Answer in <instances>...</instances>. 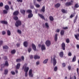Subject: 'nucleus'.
I'll list each match as a JSON object with an SVG mask.
<instances>
[{
	"label": "nucleus",
	"mask_w": 79,
	"mask_h": 79,
	"mask_svg": "<svg viewBox=\"0 0 79 79\" xmlns=\"http://www.w3.org/2000/svg\"><path fill=\"white\" fill-rule=\"evenodd\" d=\"M63 29H68V27H63Z\"/></svg>",
	"instance_id": "obj_61"
},
{
	"label": "nucleus",
	"mask_w": 79,
	"mask_h": 79,
	"mask_svg": "<svg viewBox=\"0 0 79 79\" xmlns=\"http://www.w3.org/2000/svg\"><path fill=\"white\" fill-rule=\"evenodd\" d=\"M66 42L67 43H69V40L68 39H67L66 40Z\"/></svg>",
	"instance_id": "obj_50"
},
{
	"label": "nucleus",
	"mask_w": 79,
	"mask_h": 79,
	"mask_svg": "<svg viewBox=\"0 0 79 79\" xmlns=\"http://www.w3.org/2000/svg\"><path fill=\"white\" fill-rule=\"evenodd\" d=\"M77 16H76L75 18V19L74 20V23H75L76 22V20H77Z\"/></svg>",
	"instance_id": "obj_31"
},
{
	"label": "nucleus",
	"mask_w": 79,
	"mask_h": 79,
	"mask_svg": "<svg viewBox=\"0 0 79 79\" xmlns=\"http://www.w3.org/2000/svg\"><path fill=\"white\" fill-rule=\"evenodd\" d=\"M76 56H74L72 59V62H74L75 61H76Z\"/></svg>",
	"instance_id": "obj_20"
},
{
	"label": "nucleus",
	"mask_w": 79,
	"mask_h": 79,
	"mask_svg": "<svg viewBox=\"0 0 79 79\" xmlns=\"http://www.w3.org/2000/svg\"><path fill=\"white\" fill-rule=\"evenodd\" d=\"M41 49L42 51L46 50V48H45V44H43L41 45Z\"/></svg>",
	"instance_id": "obj_6"
},
{
	"label": "nucleus",
	"mask_w": 79,
	"mask_h": 79,
	"mask_svg": "<svg viewBox=\"0 0 79 79\" xmlns=\"http://www.w3.org/2000/svg\"><path fill=\"white\" fill-rule=\"evenodd\" d=\"M60 4L58 3L55 5V7H56V8H58V7H60Z\"/></svg>",
	"instance_id": "obj_23"
},
{
	"label": "nucleus",
	"mask_w": 79,
	"mask_h": 79,
	"mask_svg": "<svg viewBox=\"0 0 79 79\" xmlns=\"http://www.w3.org/2000/svg\"><path fill=\"white\" fill-rule=\"evenodd\" d=\"M3 3L1 2L0 3V6H3Z\"/></svg>",
	"instance_id": "obj_56"
},
{
	"label": "nucleus",
	"mask_w": 79,
	"mask_h": 79,
	"mask_svg": "<svg viewBox=\"0 0 79 79\" xmlns=\"http://www.w3.org/2000/svg\"><path fill=\"white\" fill-rule=\"evenodd\" d=\"M75 8H79V4H76L75 5Z\"/></svg>",
	"instance_id": "obj_39"
},
{
	"label": "nucleus",
	"mask_w": 79,
	"mask_h": 79,
	"mask_svg": "<svg viewBox=\"0 0 79 79\" xmlns=\"http://www.w3.org/2000/svg\"><path fill=\"white\" fill-rule=\"evenodd\" d=\"M7 34L8 35H9V36H10V35H11V32H10V30L7 31Z\"/></svg>",
	"instance_id": "obj_26"
},
{
	"label": "nucleus",
	"mask_w": 79,
	"mask_h": 79,
	"mask_svg": "<svg viewBox=\"0 0 79 79\" xmlns=\"http://www.w3.org/2000/svg\"><path fill=\"white\" fill-rule=\"evenodd\" d=\"M73 2L74 1L73 0H72L70 2H69L66 3L65 4V5L66 6H70V5H73Z\"/></svg>",
	"instance_id": "obj_4"
},
{
	"label": "nucleus",
	"mask_w": 79,
	"mask_h": 79,
	"mask_svg": "<svg viewBox=\"0 0 79 79\" xmlns=\"http://www.w3.org/2000/svg\"><path fill=\"white\" fill-rule=\"evenodd\" d=\"M3 41L2 40L0 41V45H2L3 44Z\"/></svg>",
	"instance_id": "obj_47"
},
{
	"label": "nucleus",
	"mask_w": 79,
	"mask_h": 79,
	"mask_svg": "<svg viewBox=\"0 0 79 79\" xmlns=\"http://www.w3.org/2000/svg\"><path fill=\"white\" fill-rule=\"evenodd\" d=\"M32 49L34 51H36L37 49L36 48V46L34 44H31Z\"/></svg>",
	"instance_id": "obj_8"
},
{
	"label": "nucleus",
	"mask_w": 79,
	"mask_h": 79,
	"mask_svg": "<svg viewBox=\"0 0 79 79\" xmlns=\"http://www.w3.org/2000/svg\"><path fill=\"white\" fill-rule=\"evenodd\" d=\"M32 16H33V14L31 13H30L28 15V18H32Z\"/></svg>",
	"instance_id": "obj_21"
},
{
	"label": "nucleus",
	"mask_w": 79,
	"mask_h": 79,
	"mask_svg": "<svg viewBox=\"0 0 79 79\" xmlns=\"http://www.w3.org/2000/svg\"><path fill=\"white\" fill-rule=\"evenodd\" d=\"M11 73L13 74V75H15V72L14 71H11Z\"/></svg>",
	"instance_id": "obj_54"
},
{
	"label": "nucleus",
	"mask_w": 79,
	"mask_h": 79,
	"mask_svg": "<svg viewBox=\"0 0 79 79\" xmlns=\"http://www.w3.org/2000/svg\"><path fill=\"white\" fill-rule=\"evenodd\" d=\"M38 15L40 17V18H41L42 19H44V20H45V17H44V16L43 15L41 14H38Z\"/></svg>",
	"instance_id": "obj_12"
},
{
	"label": "nucleus",
	"mask_w": 79,
	"mask_h": 79,
	"mask_svg": "<svg viewBox=\"0 0 79 79\" xmlns=\"http://www.w3.org/2000/svg\"><path fill=\"white\" fill-rule=\"evenodd\" d=\"M45 25L46 26L47 28V29H48V27H49V25H48V23H45Z\"/></svg>",
	"instance_id": "obj_30"
},
{
	"label": "nucleus",
	"mask_w": 79,
	"mask_h": 79,
	"mask_svg": "<svg viewBox=\"0 0 79 79\" xmlns=\"http://www.w3.org/2000/svg\"><path fill=\"white\" fill-rule=\"evenodd\" d=\"M35 6L37 8H39L40 6L39 4H37L35 5Z\"/></svg>",
	"instance_id": "obj_43"
},
{
	"label": "nucleus",
	"mask_w": 79,
	"mask_h": 79,
	"mask_svg": "<svg viewBox=\"0 0 79 79\" xmlns=\"http://www.w3.org/2000/svg\"><path fill=\"white\" fill-rule=\"evenodd\" d=\"M14 19L15 20H18V17L16 16H15L14 17Z\"/></svg>",
	"instance_id": "obj_38"
},
{
	"label": "nucleus",
	"mask_w": 79,
	"mask_h": 79,
	"mask_svg": "<svg viewBox=\"0 0 79 79\" xmlns=\"http://www.w3.org/2000/svg\"><path fill=\"white\" fill-rule=\"evenodd\" d=\"M45 44L47 47H49V46H50V45H51V42H50V40H48L46 41Z\"/></svg>",
	"instance_id": "obj_3"
},
{
	"label": "nucleus",
	"mask_w": 79,
	"mask_h": 79,
	"mask_svg": "<svg viewBox=\"0 0 79 79\" xmlns=\"http://www.w3.org/2000/svg\"><path fill=\"white\" fill-rule=\"evenodd\" d=\"M8 13V10H3V13L4 14H6Z\"/></svg>",
	"instance_id": "obj_34"
},
{
	"label": "nucleus",
	"mask_w": 79,
	"mask_h": 79,
	"mask_svg": "<svg viewBox=\"0 0 79 79\" xmlns=\"http://www.w3.org/2000/svg\"><path fill=\"white\" fill-rule=\"evenodd\" d=\"M3 49H8V47L7 46H3Z\"/></svg>",
	"instance_id": "obj_32"
},
{
	"label": "nucleus",
	"mask_w": 79,
	"mask_h": 79,
	"mask_svg": "<svg viewBox=\"0 0 79 79\" xmlns=\"http://www.w3.org/2000/svg\"><path fill=\"white\" fill-rule=\"evenodd\" d=\"M36 65H37V66H38V65L39 64L40 62H39V61H38L36 62Z\"/></svg>",
	"instance_id": "obj_49"
},
{
	"label": "nucleus",
	"mask_w": 79,
	"mask_h": 79,
	"mask_svg": "<svg viewBox=\"0 0 79 79\" xmlns=\"http://www.w3.org/2000/svg\"><path fill=\"white\" fill-rule=\"evenodd\" d=\"M21 24H22L21 21L19 20L17 21L16 23H15V25L16 27H18L19 26H21Z\"/></svg>",
	"instance_id": "obj_2"
},
{
	"label": "nucleus",
	"mask_w": 79,
	"mask_h": 79,
	"mask_svg": "<svg viewBox=\"0 0 79 79\" xmlns=\"http://www.w3.org/2000/svg\"><path fill=\"white\" fill-rule=\"evenodd\" d=\"M19 14V12L18 11H15L14 13V15H18Z\"/></svg>",
	"instance_id": "obj_22"
},
{
	"label": "nucleus",
	"mask_w": 79,
	"mask_h": 79,
	"mask_svg": "<svg viewBox=\"0 0 79 79\" xmlns=\"http://www.w3.org/2000/svg\"><path fill=\"white\" fill-rule=\"evenodd\" d=\"M65 44L64 43H63L62 44V47L63 50H65Z\"/></svg>",
	"instance_id": "obj_13"
},
{
	"label": "nucleus",
	"mask_w": 79,
	"mask_h": 79,
	"mask_svg": "<svg viewBox=\"0 0 79 79\" xmlns=\"http://www.w3.org/2000/svg\"><path fill=\"white\" fill-rule=\"evenodd\" d=\"M64 31L63 30H61V32H60V34L61 35H63V34H64Z\"/></svg>",
	"instance_id": "obj_36"
},
{
	"label": "nucleus",
	"mask_w": 79,
	"mask_h": 79,
	"mask_svg": "<svg viewBox=\"0 0 79 79\" xmlns=\"http://www.w3.org/2000/svg\"><path fill=\"white\" fill-rule=\"evenodd\" d=\"M23 45L25 47H27L28 46V42L27 41H25L23 43Z\"/></svg>",
	"instance_id": "obj_10"
},
{
	"label": "nucleus",
	"mask_w": 79,
	"mask_h": 79,
	"mask_svg": "<svg viewBox=\"0 0 79 79\" xmlns=\"http://www.w3.org/2000/svg\"><path fill=\"white\" fill-rule=\"evenodd\" d=\"M21 59L22 60H24V56H22L21 57Z\"/></svg>",
	"instance_id": "obj_60"
},
{
	"label": "nucleus",
	"mask_w": 79,
	"mask_h": 79,
	"mask_svg": "<svg viewBox=\"0 0 79 79\" xmlns=\"http://www.w3.org/2000/svg\"><path fill=\"white\" fill-rule=\"evenodd\" d=\"M31 12H32V10H28L27 11V13H31Z\"/></svg>",
	"instance_id": "obj_45"
},
{
	"label": "nucleus",
	"mask_w": 79,
	"mask_h": 79,
	"mask_svg": "<svg viewBox=\"0 0 79 79\" xmlns=\"http://www.w3.org/2000/svg\"><path fill=\"white\" fill-rule=\"evenodd\" d=\"M62 66L63 67H65V66H66V64L64 63H63L62 64Z\"/></svg>",
	"instance_id": "obj_51"
},
{
	"label": "nucleus",
	"mask_w": 79,
	"mask_h": 79,
	"mask_svg": "<svg viewBox=\"0 0 79 79\" xmlns=\"http://www.w3.org/2000/svg\"><path fill=\"white\" fill-rule=\"evenodd\" d=\"M4 65L6 66H8L9 64H8V61H6L5 62V64H4Z\"/></svg>",
	"instance_id": "obj_27"
},
{
	"label": "nucleus",
	"mask_w": 79,
	"mask_h": 79,
	"mask_svg": "<svg viewBox=\"0 0 79 79\" xmlns=\"http://www.w3.org/2000/svg\"><path fill=\"white\" fill-rule=\"evenodd\" d=\"M21 61V59H18L16 60L17 62H20Z\"/></svg>",
	"instance_id": "obj_40"
},
{
	"label": "nucleus",
	"mask_w": 79,
	"mask_h": 79,
	"mask_svg": "<svg viewBox=\"0 0 79 79\" xmlns=\"http://www.w3.org/2000/svg\"><path fill=\"white\" fill-rule=\"evenodd\" d=\"M8 70H5L4 72L5 74H8Z\"/></svg>",
	"instance_id": "obj_42"
},
{
	"label": "nucleus",
	"mask_w": 79,
	"mask_h": 79,
	"mask_svg": "<svg viewBox=\"0 0 79 79\" xmlns=\"http://www.w3.org/2000/svg\"><path fill=\"white\" fill-rule=\"evenodd\" d=\"M64 54L63 52H61L59 54V55L61 58H63V55Z\"/></svg>",
	"instance_id": "obj_15"
},
{
	"label": "nucleus",
	"mask_w": 79,
	"mask_h": 79,
	"mask_svg": "<svg viewBox=\"0 0 79 79\" xmlns=\"http://www.w3.org/2000/svg\"><path fill=\"white\" fill-rule=\"evenodd\" d=\"M49 19L50 20V21H53L54 19H53V17L52 16H50L49 17Z\"/></svg>",
	"instance_id": "obj_33"
},
{
	"label": "nucleus",
	"mask_w": 79,
	"mask_h": 79,
	"mask_svg": "<svg viewBox=\"0 0 79 79\" xmlns=\"http://www.w3.org/2000/svg\"><path fill=\"white\" fill-rule=\"evenodd\" d=\"M27 72H25V77H27Z\"/></svg>",
	"instance_id": "obj_55"
},
{
	"label": "nucleus",
	"mask_w": 79,
	"mask_h": 79,
	"mask_svg": "<svg viewBox=\"0 0 79 79\" xmlns=\"http://www.w3.org/2000/svg\"><path fill=\"white\" fill-rule=\"evenodd\" d=\"M53 66H55L56 65V60L55 59V58L54 57L53 59Z\"/></svg>",
	"instance_id": "obj_7"
},
{
	"label": "nucleus",
	"mask_w": 79,
	"mask_h": 79,
	"mask_svg": "<svg viewBox=\"0 0 79 79\" xmlns=\"http://www.w3.org/2000/svg\"><path fill=\"white\" fill-rule=\"evenodd\" d=\"M74 16V15H71L70 16V18H72L73 16Z\"/></svg>",
	"instance_id": "obj_59"
},
{
	"label": "nucleus",
	"mask_w": 79,
	"mask_h": 79,
	"mask_svg": "<svg viewBox=\"0 0 79 79\" xmlns=\"http://www.w3.org/2000/svg\"><path fill=\"white\" fill-rule=\"evenodd\" d=\"M5 65L4 64H2L1 65V68L0 69V71H2V68H4V67H5Z\"/></svg>",
	"instance_id": "obj_25"
},
{
	"label": "nucleus",
	"mask_w": 79,
	"mask_h": 79,
	"mask_svg": "<svg viewBox=\"0 0 79 79\" xmlns=\"http://www.w3.org/2000/svg\"><path fill=\"white\" fill-rule=\"evenodd\" d=\"M23 69H24L25 72H28L29 68V67H27V64H25L24 66H23Z\"/></svg>",
	"instance_id": "obj_1"
},
{
	"label": "nucleus",
	"mask_w": 79,
	"mask_h": 79,
	"mask_svg": "<svg viewBox=\"0 0 79 79\" xmlns=\"http://www.w3.org/2000/svg\"><path fill=\"white\" fill-rule=\"evenodd\" d=\"M45 6H44L42 9H41V11H42V12H44H44H45Z\"/></svg>",
	"instance_id": "obj_24"
},
{
	"label": "nucleus",
	"mask_w": 79,
	"mask_h": 79,
	"mask_svg": "<svg viewBox=\"0 0 79 79\" xmlns=\"http://www.w3.org/2000/svg\"><path fill=\"white\" fill-rule=\"evenodd\" d=\"M31 50H32V49H31V48H28V52L29 53H30V52H31Z\"/></svg>",
	"instance_id": "obj_46"
},
{
	"label": "nucleus",
	"mask_w": 79,
	"mask_h": 79,
	"mask_svg": "<svg viewBox=\"0 0 79 79\" xmlns=\"http://www.w3.org/2000/svg\"><path fill=\"white\" fill-rule=\"evenodd\" d=\"M74 36L75 37V38L77 40H79V39L78 37H79V34H77V35H75Z\"/></svg>",
	"instance_id": "obj_17"
},
{
	"label": "nucleus",
	"mask_w": 79,
	"mask_h": 79,
	"mask_svg": "<svg viewBox=\"0 0 79 79\" xmlns=\"http://www.w3.org/2000/svg\"><path fill=\"white\" fill-rule=\"evenodd\" d=\"M69 56H71V55H72V54L71 53V52H69L68 54Z\"/></svg>",
	"instance_id": "obj_53"
},
{
	"label": "nucleus",
	"mask_w": 79,
	"mask_h": 79,
	"mask_svg": "<svg viewBox=\"0 0 79 79\" xmlns=\"http://www.w3.org/2000/svg\"><path fill=\"white\" fill-rule=\"evenodd\" d=\"M40 56H38L37 55H35L34 57V58L35 60H36V59H40Z\"/></svg>",
	"instance_id": "obj_16"
},
{
	"label": "nucleus",
	"mask_w": 79,
	"mask_h": 79,
	"mask_svg": "<svg viewBox=\"0 0 79 79\" xmlns=\"http://www.w3.org/2000/svg\"><path fill=\"white\" fill-rule=\"evenodd\" d=\"M1 24H8V22L6 21L2 20L0 21Z\"/></svg>",
	"instance_id": "obj_9"
},
{
	"label": "nucleus",
	"mask_w": 79,
	"mask_h": 79,
	"mask_svg": "<svg viewBox=\"0 0 79 79\" xmlns=\"http://www.w3.org/2000/svg\"><path fill=\"white\" fill-rule=\"evenodd\" d=\"M20 46V44L19 43H18L17 44V47H19V46Z\"/></svg>",
	"instance_id": "obj_63"
},
{
	"label": "nucleus",
	"mask_w": 79,
	"mask_h": 79,
	"mask_svg": "<svg viewBox=\"0 0 79 79\" xmlns=\"http://www.w3.org/2000/svg\"><path fill=\"white\" fill-rule=\"evenodd\" d=\"M30 6L31 8V9H33V8H34V6L32 5V4L31 3L30 4Z\"/></svg>",
	"instance_id": "obj_37"
},
{
	"label": "nucleus",
	"mask_w": 79,
	"mask_h": 79,
	"mask_svg": "<svg viewBox=\"0 0 79 79\" xmlns=\"http://www.w3.org/2000/svg\"><path fill=\"white\" fill-rule=\"evenodd\" d=\"M79 68H77V73L78 75H79Z\"/></svg>",
	"instance_id": "obj_52"
},
{
	"label": "nucleus",
	"mask_w": 79,
	"mask_h": 79,
	"mask_svg": "<svg viewBox=\"0 0 79 79\" xmlns=\"http://www.w3.org/2000/svg\"><path fill=\"white\" fill-rule=\"evenodd\" d=\"M48 59H46L43 61V64H47L48 62Z\"/></svg>",
	"instance_id": "obj_19"
},
{
	"label": "nucleus",
	"mask_w": 79,
	"mask_h": 79,
	"mask_svg": "<svg viewBox=\"0 0 79 79\" xmlns=\"http://www.w3.org/2000/svg\"><path fill=\"white\" fill-rule=\"evenodd\" d=\"M18 2H23V0H17Z\"/></svg>",
	"instance_id": "obj_57"
},
{
	"label": "nucleus",
	"mask_w": 79,
	"mask_h": 79,
	"mask_svg": "<svg viewBox=\"0 0 79 79\" xmlns=\"http://www.w3.org/2000/svg\"><path fill=\"white\" fill-rule=\"evenodd\" d=\"M77 48H79V45L78 44L77 45Z\"/></svg>",
	"instance_id": "obj_64"
},
{
	"label": "nucleus",
	"mask_w": 79,
	"mask_h": 79,
	"mask_svg": "<svg viewBox=\"0 0 79 79\" xmlns=\"http://www.w3.org/2000/svg\"><path fill=\"white\" fill-rule=\"evenodd\" d=\"M21 66V64L20 63H18L17 64L16 66V68L17 69H19L20 66Z\"/></svg>",
	"instance_id": "obj_11"
},
{
	"label": "nucleus",
	"mask_w": 79,
	"mask_h": 79,
	"mask_svg": "<svg viewBox=\"0 0 79 79\" xmlns=\"http://www.w3.org/2000/svg\"><path fill=\"white\" fill-rule=\"evenodd\" d=\"M62 11L64 13H67V11H66V10H65L64 9H62Z\"/></svg>",
	"instance_id": "obj_35"
},
{
	"label": "nucleus",
	"mask_w": 79,
	"mask_h": 79,
	"mask_svg": "<svg viewBox=\"0 0 79 79\" xmlns=\"http://www.w3.org/2000/svg\"><path fill=\"white\" fill-rule=\"evenodd\" d=\"M5 8L6 10H9V6L8 5L5 6Z\"/></svg>",
	"instance_id": "obj_28"
},
{
	"label": "nucleus",
	"mask_w": 79,
	"mask_h": 79,
	"mask_svg": "<svg viewBox=\"0 0 79 79\" xmlns=\"http://www.w3.org/2000/svg\"><path fill=\"white\" fill-rule=\"evenodd\" d=\"M20 12L23 15H25V13H26V10H21Z\"/></svg>",
	"instance_id": "obj_18"
},
{
	"label": "nucleus",
	"mask_w": 79,
	"mask_h": 79,
	"mask_svg": "<svg viewBox=\"0 0 79 79\" xmlns=\"http://www.w3.org/2000/svg\"><path fill=\"white\" fill-rule=\"evenodd\" d=\"M60 31V29H57L56 30V32L58 33Z\"/></svg>",
	"instance_id": "obj_58"
},
{
	"label": "nucleus",
	"mask_w": 79,
	"mask_h": 79,
	"mask_svg": "<svg viewBox=\"0 0 79 79\" xmlns=\"http://www.w3.org/2000/svg\"><path fill=\"white\" fill-rule=\"evenodd\" d=\"M58 69V67H57V66H56L54 68V71H57V70Z\"/></svg>",
	"instance_id": "obj_41"
},
{
	"label": "nucleus",
	"mask_w": 79,
	"mask_h": 79,
	"mask_svg": "<svg viewBox=\"0 0 79 79\" xmlns=\"http://www.w3.org/2000/svg\"><path fill=\"white\" fill-rule=\"evenodd\" d=\"M71 68V66H69L68 69H69V70H70Z\"/></svg>",
	"instance_id": "obj_62"
},
{
	"label": "nucleus",
	"mask_w": 79,
	"mask_h": 79,
	"mask_svg": "<svg viewBox=\"0 0 79 79\" xmlns=\"http://www.w3.org/2000/svg\"><path fill=\"white\" fill-rule=\"evenodd\" d=\"M17 32L20 34H21V30H17Z\"/></svg>",
	"instance_id": "obj_44"
},
{
	"label": "nucleus",
	"mask_w": 79,
	"mask_h": 79,
	"mask_svg": "<svg viewBox=\"0 0 79 79\" xmlns=\"http://www.w3.org/2000/svg\"><path fill=\"white\" fill-rule=\"evenodd\" d=\"M16 53V50H13L11 51V53L12 54H15Z\"/></svg>",
	"instance_id": "obj_29"
},
{
	"label": "nucleus",
	"mask_w": 79,
	"mask_h": 79,
	"mask_svg": "<svg viewBox=\"0 0 79 79\" xmlns=\"http://www.w3.org/2000/svg\"><path fill=\"white\" fill-rule=\"evenodd\" d=\"M6 34V31H2V35H5Z\"/></svg>",
	"instance_id": "obj_48"
},
{
	"label": "nucleus",
	"mask_w": 79,
	"mask_h": 79,
	"mask_svg": "<svg viewBox=\"0 0 79 79\" xmlns=\"http://www.w3.org/2000/svg\"><path fill=\"white\" fill-rule=\"evenodd\" d=\"M29 77H33L34 75L32 74V69H30L29 71Z\"/></svg>",
	"instance_id": "obj_5"
},
{
	"label": "nucleus",
	"mask_w": 79,
	"mask_h": 79,
	"mask_svg": "<svg viewBox=\"0 0 79 79\" xmlns=\"http://www.w3.org/2000/svg\"><path fill=\"white\" fill-rule=\"evenodd\" d=\"M55 41L56 42L58 40V34H56L54 37Z\"/></svg>",
	"instance_id": "obj_14"
}]
</instances>
